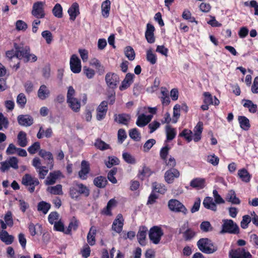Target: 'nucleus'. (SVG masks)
Listing matches in <instances>:
<instances>
[{
	"mask_svg": "<svg viewBox=\"0 0 258 258\" xmlns=\"http://www.w3.org/2000/svg\"><path fill=\"white\" fill-rule=\"evenodd\" d=\"M238 176L245 182H249L251 178V175L245 168L240 169L238 171Z\"/></svg>",
	"mask_w": 258,
	"mask_h": 258,
	"instance_id": "nucleus-33",
	"label": "nucleus"
},
{
	"mask_svg": "<svg viewBox=\"0 0 258 258\" xmlns=\"http://www.w3.org/2000/svg\"><path fill=\"white\" fill-rule=\"evenodd\" d=\"M204 96V103L208 104L209 105L213 104V97L211 94L209 92H205L203 93Z\"/></svg>",
	"mask_w": 258,
	"mask_h": 258,
	"instance_id": "nucleus-60",
	"label": "nucleus"
},
{
	"mask_svg": "<svg viewBox=\"0 0 258 258\" xmlns=\"http://www.w3.org/2000/svg\"><path fill=\"white\" fill-rule=\"evenodd\" d=\"M50 95V91L47 88L46 85H42L40 86L39 89H38L37 95L38 98L42 100H45Z\"/></svg>",
	"mask_w": 258,
	"mask_h": 258,
	"instance_id": "nucleus-30",
	"label": "nucleus"
},
{
	"mask_svg": "<svg viewBox=\"0 0 258 258\" xmlns=\"http://www.w3.org/2000/svg\"><path fill=\"white\" fill-rule=\"evenodd\" d=\"M126 57L130 60H133L135 58V52L134 49L130 46H126L124 51Z\"/></svg>",
	"mask_w": 258,
	"mask_h": 258,
	"instance_id": "nucleus-53",
	"label": "nucleus"
},
{
	"mask_svg": "<svg viewBox=\"0 0 258 258\" xmlns=\"http://www.w3.org/2000/svg\"><path fill=\"white\" fill-rule=\"evenodd\" d=\"M94 145L97 149L101 151H104L110 148V146L109 144H106L105 142L100 139L96 140Z\"/></svg>",
	"mask_w": 258,
	"mask_h": 258,
	"instance_id": "nucleus-46",
	"label": "nucleus"
},
{
	"mask_svg": "<svg viewBox=\"0 0 258 258\" xmlns=\"http://www.w3.org/2000/svg\"><path fill=\"white\" fill-rule=\"evenodd\" d=\"M120 161L115 156H109L108 161L105 162V165L108 168H111L113 165H118Z\"/></svg>",
	"mask_w": 258,
	"mask_h": 258,
	"instance_id": "nucleus-54",
	"label": "nucleus"
},
{
	"mask_svg": "<svg viewBox=\"0 0 258 258\" xmlns=\"http://www.w3.org/2000/svg\"><path fill=\"white\" fill-rule=\"evenodd\" d=\"M222 230L220 233L237 234L239 233V228L236 223L231 219L223 220Z\"/></svg>",
	"mask_w": 258,
	"mask_h": 258,
	"instance_id": "nucleus-5",
	"label": "nucleus"
},
{
	"mask_svg": "<svg viewBox=\"0 0 258 258\" xmlns=\"http://www.w3.org/2000/svg\"><path fill=\"white\" fill-rule=\"evenodd\" d=\"M180 175L179 171L175 168H171L167 170L164 175L165 181L168 183H172L175 178H178Z\"/></svg>",
	"mask_w": 258,
	"mask_h": 258,
	"instance_id": "nucleus-17",
	"label": "nucleus"
},
{
	"mask_svg": "<svg viewBox=\"0 0 258 258\" xmlns=\"http://www.w3.org/2000/svg\"><path fill=\"white\" fill-rule=\"evenodd\" d=\"M238 120L240 127L244 130L248 131L250 127L249 119L244 116H239Z\"/></svg>",
	"mask_w": 258,
	"mask_h": 258,
	"instance_id": "nucleus-35",
	"label": "nucleus"
},
{
	"mask_svg": "<svg viewBox=\"0 0 258 258\" xmlns=\"http://www.w3.org/2000/svg\"><path fill=\"white\" fill-rule=\"evenodd\" d=\"M96 229L95 226H91L90 228L89 231L87 234V240L88 244L91 246H93L95 244L96 239L95 236L96 235Z\"/></svg>",
	"mask_w": 258,
	"mask_h": 258,
	"instance_id": "nucleus-27",
	"label": "nucleus"
},
{
	"mask_svg": "<svg viewBox=\"0 0 258 258\" xmlns=\"http://www.w3.org/2000/svg\"><path fill=\"white\" fill-rule=\"evenodd\" d=\"M117 202L114 199L110 200L105 208H104L102 211V214L106 216L112 215V209L116 205Z\"/></svg>",
	"mask_w": 258,
	"mask_h": 258,
	"instance_id": "nucleus-28",
	"label": "nucleus"
},
{
	"mask_svg": "<svg viewBox=\"0 0 258 258\" xmlns=\"http://www.w3.org/2000/svg\"><path fill=\"white\" fill-rule=\"evenodd\" d=\"M243 101L245 103L243 104V106L245 108H248V110L251 113H255L257 110V105L253 104L252 101L248 99H243Z\"/></svg>",
	"mask_w": 258,
	"mask_h": 258,
	"instance_id": "nucleus-43",
	"label": "nucleus"
},
{
	"mask_svg": "<svg viewBox=\"0 0 258 258\" xmlns=\"http://www.w3.org/2000/svg\"><path fill=\"white\" fill-rule=\"evenodd\" d=\"M164 235L162 228L158 226L152 227L149 231V238L150 241L155 244L160 243L161 237Z\"/></svg>",
	"mask_w": 258,
	"mask_h": 258,
	"instance_id": "nucleus-6",
	"label": "nucleus"
},
{
	"mask_svg": "<svg viewBox=\"0 0 258 258\" xmlns=\"http://www.w3.org/2000/svg\"><path fill=\"white\" fill-rule=\"evenodd\" d=\"M134 77V74L127 73L124 80L122 81L121 85L119 86V90L123 91L128 88L133 82Z\"/></svg>",
	"mask_w": 258,
	"mask_h": 258,
	"instance_id": "nucleus-24",
	"label": "nucleus"
},
{
	"mask_svg": "<svg viewBox=\"0 0 258 258\" xmlns=\"http://www.w3.org/2000/svg\"><path fill=\"white\" fill-rule=\"evenodd\" d=\"M124 219L121 214H118L112 224V230L117 233H120L122 230Z\"/></svg>",
	"mask_w": 258,
	"mask_h": 258,
	"instance_id": "nucleus-14",
	"label": "nucleus"
},
{
	"mask_svg": "<svg viewBox=\"0 0 258 258\" xmlns=\"http://www.w3.org/2000/svg\"><path fill=\"white\" fill-rule=\"evenodd\" d=\"M155 28L153 25L148 23L146 26V30L145 31V36L146 40L149 43L152 44L155 41V37L154 32Z\"/></svg>",
	"mask_w": 258,
	"mask_h": 258,
	"instance_id": "nucleus-15",
	"label": "nucleus"
},
{
	"mask_svg": "<svg viewBox=\"0 0 258 258\" xmlns=\"http://www.w3.org/2000/svg\"><path fill=\"white\" fill-rule=\"evenodd\" d=\"M52 11L55 17L58 18H61L62 17V8L60 4L58 3L55 4Z\"/></svg>",
	"mask_w": 258,
	"mask_h": 258,
	"instance_id": "nucleus-49",
	"label": "nucleus"
},
{
	"mask_svg": "<svg viewBox=\"0 0 258 258\" xmlns=\"http://www.w3.org/2000/svg\"><path fill=\"white\" fill-rule=\"evenodd\" d=\"M0 239L7 245L12 244L14 240V237L13 235H9L6 230H3L0 235Z\"/></svg>",
	"mask_w": 258,
	"mask_h": 258,
	"instance_id": "nucleus-36",
	"label": "nucleus"
},
{
	"mask_svg": "<svg viewBox=\"0 0 258 258\" xmlns=\"http://www.w3.org/2000/svg\"><path fill=\"white\" fill-rule=\"evenodd\" d=\"M70 68L72 72L79 73L81 71V61L76 54H73L70 61Z\"/></svg>",
	"mask_w": 258,
	"mask_h": 258,
	"instance_id": "nucleus-13",
	"label": "nucleus"
},
{
	"mask_svg": "<svg viewBox=\"0 0 258 258\" xmlns=\"http://www.w3.org/2000/svg\"><path fill=\"white\" fill-rule=\"evenodd\" d=\"M147 232L148 228L146 226L140 227L137 236L139 244L142 246H145L146 244V240Z\"/></svg>",
	"mask_w": 258,
	"mask_h": 258,
	"instance_id": "nucleus-18",
	"label": "nucleus"
},
{
	"mask_svg": "<svg viewBox=\"0 0 258 258\" xmlns=\"http://www.w3.org/2000/svg\"><path fill=\"white\" fill-rule=\"evenodd\" d=\"M153 173L154 172L149 167L144 165L142 169L139 170L138 177L141 180H144L146 177H150Z\"/></svg>",
	"mask_w": 258,
	"mask_h": 258,
	"instance_id": "nucleus-29",
	"label": "nucleus"
},
{
	"mask_svg": "<svg viewBox=\"0 0 258 258\" xmlns=\"http://www.w3.org/2000/svg\"><path fill=\"white\" fill-rule=\"evenodd\" d=\"M79 224V221L75 217H73L70 221L67 229L66 230L65 234H71L72 231H76Z\"/></svg>",
	"mask_w": 258,
	"mask_h": 258,
	"instance_id": "nucleus-32",
	"label": "nucleus"
},
{
	"mask_svg": "<svg viewBox=\"0 0 258 258\" xmlns=\"http://www.w3.org/2000/svg\"><path fill=\"white\" fill-rule=\"evenodd\" d=\"M44 3L42 2H37L33 4L32 15L37 19H42L44 18L45 13L44 9Z\"/></svg>",
	"mask_w": 258,
	"mask_h": 258,
	"instance_id": "nucleus-10",
	"label": "nucleus"
},
{
	"mask_svg": "<svg viewBox=\"0 0 258 258\" xmlns=\"http://www.w3.org/2000/svg\"><path fill=\"white\" fill-rule=\"evenodd\" d=\"M197 245L199 249L206 254H212L218 250V246L208 238H200Z\"/></svg>",
	"mask_w": 258,
	"mask_h": 258,
	"instance_id": "nucleus-3",
	"label": "nucleus"
},
{
	"mask_svg": "<svg viewBox=\"0 0 258 258\" xmlns=\"http://www.w3.org/2000/svg\"><path fill=\"white\" fill-rule=\"evenodd\" d=\"M179 136L183 137L186 141L189 143L193 140L192 132L191 130L184 128L182 131L179 134Z\"/></svg>",
	"mask_w": 258,
	"mask_h": 258,
	"instance_id": "nucleus-44",
	"label": "nucleus"
},
{
	"mask_svg": "<svg viewBox=\"0 0 258 258\" xmlns=\"http://www.w3.org/2000/svg\"><path fill=\"white\" fill-rule=\"evenodd\" d=\"M166 134L167 141H171L175 138L176 132L175 128L169 125H167L166 126Z\"/></svg>",
	"mask_w": 258,
	"mask_h": 258,
	"instance_id": "nucleus-45",
	"label": "nucleus"
},
{
	"mask_svg": "<svg viewBox=\"0 0 258 258\" xmlns=\"http://www.w3.org/2000/svg\"><path fill=\"white\" fill-rule=\"evenodd\" d=\"M183 237L185 241H189L192 239L196 235V233L191 229L187 228L182 233Z\"/></svg>",
	"mask_w": 258,
	"mask_h": 258,
	"instance_id": "nucleus-48",
	"label": "nucleus"
},
{
	"mask_svg": "<svg viewBox=\"0 0 258 258\" xmlns=\"http://www.w3.org/2000/svg\"><path fill=\"white\" fill-rule=\"evenodd\" d=\"M203 130V123L199 121L194 128L193 140L195 142H198L202 138V133Z\"/></svg>",
	"mask_w": 258,
	"mask_h": 258,
	"instance_id": "nucleus-23",
	"label": "nucleus"
},
{
	"mask_svg": "<svg viewBox=\"0 0 258 258\" xmlns=\"http://www.w3.org/2000/svg\"><path fill=\"white\" fill-rule=\"evenodd\" d=\"M41 35L46 40L47 44H49L53 40V36L51 32L48 30H45L42 32Z\"/></svg>",
	"mask_w": 258,
	"mask_h": 258,
	"instance_id": "nucleus-59",
	"label": "nucleus"
},
{
	"mask_svg": "<svg viewBox=\"0 0 258 258\" xmlns=\"http://www.w3.org/2000/svg\"><path fill=\"white\" fill-rule=\"evenodd\" d=\"M200 229L203 232H207L211 231L213 230V227L210 223L207 221L202 222L200 224Z\"/></svg>",
	"mask_w": 258,
	"mask_h": 258,
	"instance_id": "nucleus-57",
	"label": "nucleus"
},
{
	"mask_svg": "<svg viewBox=\"0 0 258 258\" xmlns=\"http://www.w3.org/2000/svg\"><path fill=\"white\" fill-rule=\"evenodd\" d=\"M203 204L204 207L207 209H209L215 212L217 211L216 204L213 202V199L211 197H206L204 200Z\"/></svg>",
	"mask_w": 258,
	"mask_h": 258,
	"instance_id": "nucleus-31",
	"label": "nucleus"
},
{
	"mask_svg": "<svg viewBox=\"0 0 258 258\" xmlns=\"http://www.w3.org/2000/svg\"><path fill=\"white\" fill-rule=\"evenodd\" d=\"M107 100L102 101L96 108V119L101 121L105 118L108 110V104L113 105L115 102V93L112 91L107 95Z\"/></svg>",
	"mask_w": 258,
	"mask_h": 258,
	"instance_id": "nucleus-1",
	"label": "nucleus"
},
{
	"mask_svg": "<svg viewBox=\"0 0 258 258\" xmlns=\"http://www.w3.org/2000/svg\"><path fill=\"white\" fill-rule=\"evenodd\" d=\"M50 194L55 195H61L62 194V185L57 184L55 186H50L48 188Z\"/></svg>",
	"mask_w": 258,
	"mask_h": 258,
	"instance_id": "nucleus-51",
	"label": "nucleus"
},
{
	"mask_svg": "<svg viewBox=\"0 0 258 258\" xmlns=\"http://www.w3.org/2000/svg\"><path fill=\"white\" fill-rule=\"evenodd\" d=\"M15 48L17 50V58L19 59H23L25 62H34L37 61V57L34 54L30 53L29 46L20 47L15 45Z\"/></svg>",
	"mask_w": 258,
	"mask_h": 258,
	"instance_id": "nucleus-2",
	"label": "nucleus"
},
{
	"mask_svg": "<svg viewBox=\"0 0 258 258\" xmlns=\"http://www.w3.org/2000/svg\"><path fill=\"white\" fill-rule=\"evenodd\" d=\"M83 74L86 76V77L91 79L94 78L95 75V71L87 66H84L83 69Z\"/></svg>",
	"mask_w": 258,
	"mask_h": 258,
	"instance_id": "nucleus-56",
	"label": "nucleus"
},
{
	"mask_svg": "<svg viewBox=\"0 0 258 258\" xmlns=\"http://www.w3.org/2000/svg\"><path fill=\"white\" fill-rule=\"evenodd\" d=\"M50 207L51 205L49 203L41 201L38 204L37 210L42 212L44 214H46L50 209Z\"/></svg>",
	"mask_w": 258,
	"mask_h": 258,
	"instance_id": "nucleus-42",
	"label": "nucleus"
},
{
	"mask_svg": "<svg viewBox=\"0 0 258 258\" xmlns=\"http://www.w3.org/2000/svg\"><path fill=\"white\" fill-rule=\"evenodd\" d=\"M21 183L25 186L27 187V189L30 193H33L35 191V186L39 185L40 182L38 179L33 177L31 174L26 173L22 178Z\"/></svg>",
	"mask_w": 258,
	"mask_h": 258,
	"instance_id": "nucleus-4",
	"label": "nucleus"
},
{
	"mask_svg": "<svg viewBox=\"0 0 258 258\" xmlns=\"http://www.w3.org/2000/svg\"><path fill=\"white\" fill-rule=\"evenodd\" d=\"M205 179L202 178H195L190 182V186L198 189L203 188L205 186Z\"/></svg>",
	"mask_w": 258,
	"mask_h": 258,
	"instance_id": "nucleus-26",
	"label": "nucleus"
},
{
	"mask_svg": "<svg viewBox=\"0 0 258 258\" xmlns=\"http://www.w3.org/2000/svg\"><path fill=\"white\" fill-rule=\"evenodd\" d=\"M107 182L106 177L103 176H97L93 180L94 184L97 187L100 188L105 187Z\"/></svg>",
	"mask_w": 258,
	"mask_h": 258,
	"instance_id": "nucleus-34",
	"label": "nucleus"
},
{
	"mask_svg": "<svg viewBox=\"0 0 258 258\" xmlns=\"http://www.w3.org/2000/svg\"><path fill=\"white\" fill-rule=\"evenodd\" d=\"M27 102L26 96L23 93H20L17 97V103L20 107L23 108Z\"/></svg>",
	"mask_w": 258,
	"mask_h": 258,
	"instance_id": "nucleus-55",
	"label": "nucleus"
},
{
	"mask_svg": "<svg viewBox=\"0 0 258 258\" xmlns=\"http://www.w3.org/2000/svg\"><path fill=\"white\" fill-rule=\"evenodd\" d=\"M129 136L136 141H139L141 139V134L137 128H132L129 131Z\"/></svg>",
	"mask_w": 258,
	"mask_h": 258,
	"instance_id": "nucleus-52",
	"label": "nucleus"
},
{
	"mask_svg": "<svg viewBox=\"0 0 258 258\" xmlns=\"http://www.w3.org/2000/svg\"><path fill=\"white\" fill-rule=\"evenodd\" d=\"M12 167L14 169H18V160L16 157H11L8 160L0 162V170L2 172H5Z\"/></svg>",
	"mask_w": 258,
	"mask_h": 258,
	"instance_id": "nucleus-8",
	"label": "nucleus"
},
{
	"mask_svg": "<svg viewBox=\"0 0 258 258\" xmlns=\"http://www.w3.org/2000/svg\"><path fill=\"white\" fill-rule=\"evenodd\" d=\"M251 220V218L249 215H244L242 217V220L240 222L241 227L243 229L247 228L248 227V224L250 222Z\"/></svg>",
	"mask_w": 258,
	"mask_h": 258,
	"instance_id": "nucleus-64",
	"label": "nucleus"
},
{
	"mask_svg": "<svg viewBox=\"0 0 258 258\" xmlns=\"http://www.w3.org/2000/svg\"><path fill=\"white\" fill-rule=\"evenodd\" d=\"M114 117L115 121L125 125H128L131 119L130 114L127 113L115 114Z\"/></svg>",
	"mask_w": 258,
	"mask_h": 258,
	"instance_id": "nucleus-20",
	"label": "nucleus"
},
{
	"mask_svg": "<svg viewBox=\"0 0 258 258\" xmlns=\"http://www.w3.org/2000/svg\"><path fill=\"white\" fill-rule=\"evenodd\" d=\"M17 139L18 143L20 146L25 147L27 146L28 141L27 134L25 132L20 131L18 135Z\"/></svg>",
	"mask_w": 258,
	"mask_h": 258,
	"instance_id": "nucleus-39",
	"label": "nucleus"
},
{
	"mask_svg": "<svg viewBox=\"0 0 258 258\" xmlns=\"http://www.w3.org/2000/svg\"><path fill=\"white\" fill-rule=\"evenodd\" d=\"M169 210L175 213H182L186 214L187 210L182 203L176 199H171L168 202Z\"/></svg>",
	"mask_w": 258,
	"mask_h": 258,
	"instance_id": "nucleus-7",
	"label": "nucleus"
},
{
	"mask_svg": "<svg viewBox=\"0 0 258 258\" xmlns=\"http://www.w3.org/2000/svg\"><path fill=\"white\" fill-rule=\"evenodd\" d=\"M40 143L38 142H36L28 148V151L30 154H34L37 151L40 150Z\"/></svg>",
	"mask_w": 258,
	"mask_h": 258,
	"instance_id": "nucleus-61",
	"label": "nucleus"
},
{
	"mask_svg": "<svg viewBox=\"0 0 258 258\" xmlns=\"http://www.w3.org/2000/svg\"><path fill=\"white\" fill-rule=\"evenodd\" d=\"M38 155L45 161L47 167L52 170L54 167V158L52 154L44 149L39 151Z\"/></svg>",
	"mask_w": 258,
	"mask_h": 258,
	"instance_id": "nucleus-11",
	"label": "nucleus"
},
{
	"mask_svg": "<svg viewBox=\"0 0 258 258\" xmlns=\"http://www.w3.org/2000/svg\"><path fill=\"white\" fill-rule=\"evenodd\" d=\"M152 187L153 191L161 194H164L167 190V188L164 184L158 183L157 182L152 183Z\"/></svg>",
	"mask_w": 258,
	"mask_h": 258,
	"instance_id": "nucleus-40",
	"label": "nucleus"
},
{
	"mask_svg": "<svg viewBox=\"0 0 258 258\" xmlns=\"http://www.w3.org/2000/svg\"><path fill=\"white\" fill-rule=\"evenodd\" d=\"M156 144V140L151 139L147 140L143 146L144 152H148L151 148Z\"/></svg>",
	"mask_w": 258,
	"mask_h": 258,
	"instance_id": "nucleus-63",
	"label": "nucleus"
},
{
	"mask_svg": "<svg viewBox=\"0 0 258 258\" xmlns=\"http://www.w3.org/2000/svg\"><path fill=\"white\" fill-rule=\"evenodd\" d=\"M90 171L89 163L86 160H83L81 164V170L78 173L79 178L82 180L87 179L88 174L90 172Z\"/></svg>",
	"mask_w": 258,
	"mask_h": 258,
	"instance_id": "nucleus-16",
	"label": "nucleus"
},
{
	"mask_svg": "<svg viewBox=\"0 0 258 258\" xmlns=\"http://www.w3.org/2000/svg\"><path fill=\"white\" fill-rule=\"evenodd\" d=\"M227 198L229 202L233 204H239L240 203V200L236 197L235 192L233 190H231L229 191L227 196Z\"/></svg>",
	"mask_w": 258,
	"mask_h": 258,
	"instance_id": "nucleus-47",
	"label": "nucleus"
},
{
	"mask_svg": "<svg viewBox=\"0 0 258 258\" xmlns=\"http://www.w3.org/2000/svg\"><path fill=\"white\" fill-rule=\"evenodd\" d=\"M74 185L77 187L79 196L83 195L85 197H88L89 196L90 189L87 186L76 181H74Z\"/></svg>",
	"mask_w": 258,
	"mask_h": 258,
	"instance_id": "nucleus-25",
	"label": "nucleus"
},
{
	"mask_svg": "<svg viewBox=\"0 0 258 258\" xmlns=\"http://www.w3.org/2000/svg\"><path fill=\"white\" fill-rule=\"evenodd\" d=\"M17 120L19 124L22 126H29L33 123V117L28 114L20 115Z\"/></svg>",
	"mask_w": 258,
	"mask_h": 258,
	"instance_id": "nucleus-21",
	"label": "nucleus"
},
{
	"mask_svg": "<svg viewBox=\"0 0 258 258\" xmlns=\"http://www.w3.org/2000/svg\"><path fill=\"white\" fill-rule=\"evenodd\" d=\"M252 256L248 251L244 248L238 247L231 249L229 251V258H252Z\"/></svg>",
	"mask_w": 258,
	"mask_h": 258,
	"instance_id": "nucleus-9",
	"label": "nucleus"
},
{
	"mask_svg": "<svg viewBox=\"0 0 258 258\" xmlns=\"http://www.w3.org/2000/svg\"><path fill=\"white\" fill-rule=\"evenodd\" d=\"M136 124L141 127H144L148 124L145 114L143 113L138 116L136 121Z\"/></svg>",
	"mask_w": 258,
	"mask_h": 258,
	"instance_id": "nucleus-58",
	"label": "nucleus"
},
{
	"mask_svg": "<svg viewBox=\"0 0 258 258\" xmlns=\"http://www.w3.org/2000/svg\"><path fill=\"white\" fill-rule=\"evenodd\" d=\"M111 3L109 0H106L102 3L101 12L103 17L108 18L110 10Z\"/></svg>",
	"mask_w": 258,
	"mask_h": 258,
	"instance_id": "nucleus-37",
	"label": "nucleus"
},
{
	"mask_svg": "<svg viewBox=\"0 0 258 258\" xmlns=\"http://www.w3.org/2000/svg\"><path fill=\"white\" fill-rule=\"evenodd\" d=\"M61 175V172L59 170H55L50 172L46 179L45 180V184L48 185L54 184L56 180L59 178Z\"/></svg>",
	"mask_w": 258,
	"mask_h": 258,
	"instance_id": "nucleus-22",
	"label": "nucleus"
},
{
	"mask_svg": "<svg viewBox=\"0 0 258 258\" xmlns=\"http://www.w3.org/2000/svg\"><path fill=\"white\" fill-rule=\"evenodd\" d=\"M105 82L107 85L111 89H115L119 82V78L115 73L109 72L105 75Z\"/></svg>",
	"mask_w": 258,
	"mask_h": 258,
	"instance_id": "nucleus-12",
	"label": "nucleus"
},
{
	"mask_svg": "<svg viewBox=\"0 0 258 258\" xmlns=\"http://www.w3.org/2000/svg\"><path fill=\"white\" fill-rule=\"evenodd\" d=\"M68 13L70 16V20L74 21L80 14L79 4L76 2L73 3L68 9Z\"/></svg>",
	"mask_w": 258,
	"mask_h": 258,
	"instance_id": "nucleus-19",
	"label": "nucleus"
},
{
	"mask_svg": "<svg viewBox=\"0 0 258 258\" xmlns=\"http://www.w3.org/2000/svg\"><path fill=\"white\" fill-rule=\"evenodd\" d=\"M70 107L75 112H78L80 110L81 104L79 100L76 98L67 101Z\"/></svg>",
	"mask_w": 258,
	"mask_h": 258,
	"instance_id": "nucleus-38",
	"label": "nucleus"
},
{
	"mask_svg": "<svg viewBox=\"0 0 258 258\" xmlns=\"http://www.w3.org/2000/svg\"><path fill=\"white\" fill-rule=\"evenodd\" d=\"M36 171L38 173L39 178L40 179H44L45 176L48 172V169H47V167L44 166L36 170Z\"/></svg>",
	"mask_w": 258,
	"mask_h": 258,
	"instance_id": "nucleus-62",
	"label": "nucleus"
},
{
	"mask_svg": "<svg viewBox=\"0 0 258 258\" xmlns=\"http://www.w3.org/2000/svg\"><path fill=\"white\" fill-rule=\"evenodd\" d=\"M38 227L40 234L42 233V226L41 224L38 223L35 225L32 222H30L28 225V229L30 232V234L31 236H34L35 235L37 234L38 233L36 232V228Z\"/></svg>",
	"mask_w": 258,
	"mask_h": 258,
	"instance_id": "nucleus-41",
	"label": "nucleus"
},
{
	"mask_svg": "<svg viewBox=\"0 0 258 258\" xmlns=\"http://www.w3.org/2000/svg\"><path fill=\"white\" fill-rule=\"evenodd\" d=\"M146 59L151 64H154L157 62V55L153 53L151 49H149L147 51Z\"/></svg>",
	"mask_w": 258,
	"mask_h": 258,
	"instance_id": "nucleus-50",
	"label": "nucleus"
}]
</instances>
